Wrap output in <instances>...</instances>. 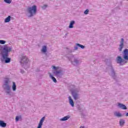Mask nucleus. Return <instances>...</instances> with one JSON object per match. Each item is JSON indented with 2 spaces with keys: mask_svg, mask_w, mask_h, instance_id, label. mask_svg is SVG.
Wrapping results in <instances>:
<instances>
[{
  "mask_svg": "<svg viewBox=\"0 0 128 128\" xmlns=\"http://www.w3.org/2000/svg\"><path fill=\"white\" fill-rule=\"evenodd\" d=\"M6 4H10L12 2V0H4Z\"/></svg>",
  "mask_w": 128,
  "mask_h": 128,
  "instance_id": "20",
  "label": "nucleus"
},
{
  "mask_svg": "<svg viewBox=\"0 0 128 128\" xmlns=\"http://www.w3.org/2000/svg\"><path fill=\"white\" fill-rule=\"evenodd\" d=\"M62 73V70L59 71H56V72H54V74H55V76H58V74H60Z\"/></svg>",
  "mask_w": 128,
  "mask_h": 128,
  "instance_id": "18",
  "label": "nucleus"
},
{
  "mask_svg": "<svg viewBox=\"0 0 128 128\" xmlns=\"http://www.w3.org/2000/svg\"><path fill=\"white\" fill-rule=\"evenodd\" d=\"M124 38H122L121 39V41L120 42V48H119V50L120 52H122V48H124Z\"/></svg>",
  "mask_w": 128,
  "mask_h": 128,
  "instance_id": "6",
  "label": "nucleus"
},
{
  "mask_svg": "<svg viewBox=\"0 0 128 128\" xmlns=\"http://www.w3.org/2000/svg\"><path fill=\"white\" fill-rule=\"evenodd\" d=\"M76 50H78V48H76Z\"/></svg>",
  "mask_w": 128,
  "mask_h": 128,
  "instance_id": "29",
  "label": "nucleus"
},
{
  "mask_svg": "<svg viewBox=\"0 0 128 128\" xmlns=\"http://www.w3.org/2000/svg\"><path fill=\"white\" fill-rule=\"evenodd\" d=\"M126 116H128V113H126Z\"/></svg>",
  "mask_w": 128,
  "mask_h": 128,
  "instance_id": "28",
  "label": "nucleus"
},
{
  "mask_svg": "<svg viewBox=\"0 0 128 128\" xmlns=\"http://www.w3.org/2000/svg\"><path fill=\"white\" fill-rule=\"evenodd\" d=\"M42 52H46V46H44L42 50Z\"/></svg>",
  "mask_w": 128,
  "mask_h": 128,
  "instance_id": "16",
  "label": "nucleus"
},
{
  "mask_svg": "<svg viewBox=\"0 0 128 128\" xmlns=\"http://www.w3.org/2000/svg\"><path fill=\"white\" fill-rule=\"evenodd\" d=\"M73 96L74 98V99L76 100L78 98V94H73Z\"/></svg>",
  "mask_w": 128,
  "mask_h": 128,
  "instance_id": "23",
  "label": "nucleus"
},
{
  "mask_svg": "<svg viewBox=\"0 0 128 128\" xmlns=\"http://www.w3.org/2000/svg\"><path fill=\"white\" fill-rule=\"evenodd\" d=\"M48 6L46 5H44L43 7L42 8H46Z\"/></svg>",
  "mask_w": 128,
  "mask_h": 128,
  "instance_id": "26",
  "label": "nucleus"
},
{
  "mask_svg": "<svg viewBox=\"0 0 128 128\" xmlns=\"http://www.w3.org/2000/svg\"><path fill=\"white\" fill-rule=\"evenodd\" d=\"M75 62H78V61H75Z\"/></svg>",
  "mask_w": 128,
  "mask_h": 128,
  "instance_id": "30",
  "label": "nucleus"
},
{
  "mask_svg": "<svg viewBox=\"0 0 128 128\" xmlns=\"http://www.w3.org/2000/svg\"><path fill=\"white\" fill-rule=\"evenodd\" d=\"M12 52V48L5 46L3 48L2 58L5 60L6 64H8L10 62V58H8V52Z\"/></svg>",
  "mask_w": 128,
  "mask_h": 128,
  "instance_id": "1",
  "label": "nucleus"
},
{
  "mask_svg": "<svg viewBox=\"0 0 128 128\" xmlns=\"http://www.w3.org/2000/svg\"><path fill=\"white\" fill-rule=\"evenodd\" d=\"M20 118H22V117L20 116L19 117L18 116H16V122H18V120H20Z\"/></svg>",
  "mask_w": 128,
  "mask_h": 128,
  "instance_id": "22",
  "label": "nucleus"
},
{
  "mask_svg": "<svg viewBox=\"0 0 128 128\" xmlns=\"http://www.w3.org/2000/svg\"><path fill=\"white\" fill-rule=\"evenodd\" d=\"M21 64H26L28 62V58L26 56H22L20 60Z\"/></svg>",
  "mask_w": 128,
  "mask_h": 128,
  "instance_id": "4",
  "label": "nucleus"
},
{
  "mask_svg": "<svg viewBox=\"0 0 128 128\" xmlns=\"http://www.w3.org/2000/svg\"><path fill=\"white\" fill-rule=\"evenodd\" d=\"M114 114L116 116H118V118H121V116H122V114L120 113V112H115Z\"/></svg>",
  "mask_w": 128,
  "mask_h": 128,
  "instance_id": "10",
  "label": "nucleus"
},
{
  "mask_svg": "<svg viewBox=\"0 0 128 128\" xmlns=\"http://www.w3.org/2000/svg\"><path fill=\"white\" fill-rule=\"evenodd\" d=\"M13 85L12 86V88L14 92L16 90V83L14 82H12Z\"/></svg>",
  "mask_w": 128,
  "mask_h": 128,
  "instance_id": "12",
  "label": "nucleus"
},
{
  "mask_svg": "<svg viewBox=\"0 0 128 128\" xmlns=\"http://www.w3.org/2000/svg\"><path fill=\"white\" fill-rule=\"evenodd\" d=\"M68 99H69V102H70V104L72 106H74V100L72 98V96H70L68 97Z\"/></svg>",
  "mask_w": 128,
  "mask_h": 128,
  "instance_id": "8",
  "label": "nucleus"
},
{
  "mask_svg": "<svg viewBox=\"0 0 128 128\" xmlns=\"http://www.w3.org/2000/svg\"><path fill=\"white\" fill-rule=\"evenodd\" d=\"M74 21H72L70 22V26H69V28H74Z\"/></svg>",
  "mask_w": 128,
  "mask_h": 128,
  "instance_id": "11",
  "label": "nucleus"
},
{
  "mask_svg": "<svg viewBox=\"0 0 128 128\" xmlns=\"http://www.w3.org/2000/svg\"><path fill=\"white\" fill-rule=\"evenodd\" d=\"M44 118H46V117H44V116L42 118V119L40 120L39 122L38 128H42V124H43L44 122Z\"/></svg>",
  "mask_w": 128,
  "mask_h": 128,
  "instance_id": "5",
  "label": "nucleus"
},
{
  "mask_svg": "<svg viewBox=\"0 0 128 128\" xmlns=\"http://www.w3.org/2000/svg\"><path fill=\"white\" fill-rule=\"evenodd\" d=\"M70 118V116H66L61 119V120L64 121L68 120V119Z\"/></svg>",
  "mask_w": 128,
  "mask_h": 128,
  "instance_id": "15",
  "label": "nucleus"
},
{
  "mask_svg": "<svg viewBox=\"0 0 128 128\" xmlns=\"http://www.w3.org/2000/svg\"><path fill=\"white\" fill-rule=\"evenodd\" d=\"M120 124L121 126H122L124 124V120L121 119L120 121Z\"/></svg>",
  "mask_w": 128,
  "mask_h": 128,
  "instance_id": "14",
  "label": "nucleus"
},
{
  "mask_svg": "<svg viewBox=\"0 0 128 128\" xmlns=\"http://www.w3.org/2000/svg\"><path fill=\"white\" fill-rule=\"evenodd\" d=\"M84 14H88V10H86L84 12Z\"/></svg>",
  "mask_w": 128,
  "mask_h": 128,
  "instance_id": "24",
  "label": "nucleus"
},
{
  "mask_svg": "<svg viewBox=\"0 0 128 128\" xmlns=\"http://www.w3.org/2000/svg\"><path fill=\"white\" fill-rule=\"evenodd\" d=\"M28 12L30 14V16H32L34 14H36V6L34 5L32 7L28 8Z\"/></svg>",
  "mask_w": 128,
  "mask_h": 128,
  "instance_id": "3",
  "label": "nucleus"
},
{
  "mask_svg": "<svg viewBox=\"0 0 128 128\" xmlns=\"http://www.w3.org/2000/svg\"><path fill=\"white\" fill-rule=\"evenodd\" d=\"M124 58L122 59L120 56H118L117 58L116 62L117 64H126V61L128 60V50L126 49L124 51Z\"/></svg>",
  "mask_w": 128,
  "mask_h": 128,
  "instance_id": "2",
  "label": "nucleus"
},
{
  "mask_svg": "<svg viewBox=\"0 0 128 128\" xmlns=\"http://www.w3.org/2000/svg\"><path fill=\"white\" fill-rule=\"evenodd\" d=\"M52 68H54V70H58V68L56 67L55 66H52Z\"/></svg>",
  "mask_w": 128,
  "mask_h": 128,
  "instance_id": "25",
  "label": "nucleus"
},
{
  "mask_svg": "<svg viewBox=\"0 0 128 128\" xmlns=\"http://www.w3.org/2000/svg\"><path fill=\"white\" fill-rule=\"evenodd\" d=\"M80 128H84V127L81 126H80Z\"/></svg>",
  "mask_w": 128,
  "mask_h": 128,
  "instance_id": "27",
  "label": "nucleus"
},
{
  "mask_svg": "<svg viewBox=\"0 0 128 128\" xmlns=\"http://www.w3.org/2000/svg\"><path fill=\"white\" fill-rule=\"evenodd\" d=\"M76 46H79V48H84V46L83 45H82L80 44H77Z\"/></svg>",
  "mask_w": 128,
  "mask_h": 128,
  "instance_id": "19",
  "label": "nucleus"
},
{
  "mask_svg": "<svg viewBox=\"0 0 128 128\" xmlns=\"http://www.w3.org/2000/svg\"><path fill=\"white\" fill-rule=\"evenodd\" d=\"M0 44H6V41L4 40H0Z\"/></svg>",
  "mask_w": 128,
  "mask_h": 128,
  "instance_id": "21",
  "label": "nucleus"
},
{
  "mask_svg": "<svg viewBox=\"0 0 128 128\" xmlns=\"http://www.w3.org/2000/svg\"><path fill=\"white\" fill-rule=\"evenodd\" d=\"M50 77L51 78L53 82H56V79L54 77L52 76V74H50Z\"/></svg>",
  "mask_w": 128,
  "mask_h": 128,
  "instance_id": "17",
  "label": "nucleus"
},
{
  "mask_svg": "<svg viewBox=\"0 0 128 128\" xmlns=\"http://www.w3.org/2000/svg\"><path fill=\"white\" fill-rule=\"evenodd\" d=\"M0 126L6 128V123L4 122V121L0 120Z\"/></svg>",
  "mask_w": 128,
  "mask_h": 128,
  "instance_id": "9",
  "label": "nucleus"
},
{
  "mask_svg": "<svg viewBox=\"0 0 128 128\" xmlns=\"http://www.w3.org/2000/svg\"><path fill=\"white\" fill-rule=\"evenodd\" d=\"M10 22V16H8L4 20V22Z\"/></svg>",
  "mask_w": 128,
  "mask_h": 128,
  "instance_id": "13",
  "label": "nucleus"
},
{
  "mask_svg": "<svg viewBox=\"0 0 128 128\" xmlns=\"http://www.w3.org/2000/svg\"><path fill=\"white\" fill-rule=\"evenodd\" d=\"M118 106H119L120 108L122 110H126V106L124 104H122L120 103L118 104Z\"/></svg>",
  "mask_w": 128,
  "mask_h": 128,
  "instance_id": "7",
  "label": "nucleus"
}]
</instances>
